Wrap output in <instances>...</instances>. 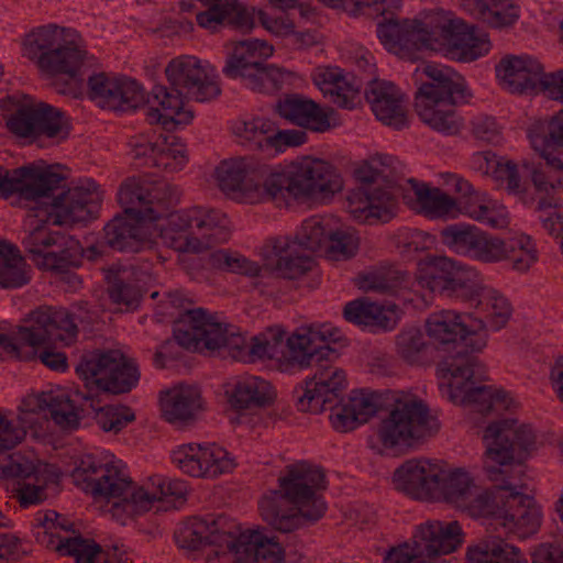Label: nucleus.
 <instances>
[{"instance_id": "nucleus-63", "label": "nucleus", "mask_w": 563, "mask_h": 563, "mask_svg": "<svg viewBox=\"0 0 563 563\" xmlns=\"http://www.w3.org/2000/svg\"><path fill=\"white\" fill-rule=\"evenodd\" d=\"M206 62L191 55H181L173 58L165 68L169 85L178 91L187 92L190 84Z\"/></svg>"}, {"instance_id": "nucleus-30", "label": "nucleus", "mask_w": 563, "mask_h": 563, "mask_svg": "<svg viewBox=\"0 0 563 563\" xmlns=\"http://www.w3.org/2000/svg\"><path fill=\"white\" fill-rule=\"evenodd\" d=\"M58 181L59 177L53 174V167L44 163H32L13 170L0 165V197L19 194L21 199L29 201L44 197Z\"/></svg>"}, {"instance_id": "nucleus-9", "label": "nucleus", "mask_w": 563, "mask_h": 563, "mask_svg": "<svg viewBox=\"0 0 563 563\" xmlns=\"http://www.w3.org/2000/svg\"><path fill=\"white\" fill-rule=\"evenodd\" d=\"M51 214L36 203L27 208L23 221L22 245L33 263L43 271L67 273L81 257L80 242L71 235L54 231Z\"/></svg>"}, {"instance_id": "nucleus-53", "label": "nucleus", "mask_w": 563, "mask_h": 563, "mask_svg": "<svg viewBox=\"0 0 563 563\" xmlns=\"http://www.w3.org/2000/svg\"><path fill=\"white\" fill-rule=\"evenodd\" d=\"M274 123L265 117L242 118L232 123L231 130L240 145L252 151H269Z\"/></svg>"}, {"instance_id": "nucleus-26", "label": "nucleus", "mask_w": 563, "mask_h": 563, "mask_svg": "<svg viewBox=\"0 0 563 563\" xmlns=\"http://www.w3.org/2000/svg\"><path fill=\"white\" fill-rule=\"evenodd\" d=\"M512 316V306L508 298L498 289L489 286L477 300L473 312L467 319L475 329V338L470 343L472 352H482L488 342V330L504 329Z\"/></svg>"}, {"instance_id": "nucleus-7", "label": "nucleus", "mask_w": 563, "mask_h": 563, "mask_svg": "<svg viewBox=\"0 0 563 563\" xmlns=\"http://www.w3.org/2000/svg\"><path fill=\"white\" fill-rule=\"evenodd\" d=\"M441 423L427 402L420 397L398 394L389 412L384 417L374 433L378 453L385 454L416 446L434 437Z\"/></svg>"}, {"instance_id": "nucleus-36", "label": "nucleus", "mask_w": 563, "mask_h": 563, "mask_svg": "<svg viewBox=\"0 0 563 563\" xmlns=\"http://www.w3.org/2000/svg\"><path fill=\"white\" fill-rule=\"evenodd\" d=\"M277 112L290 123L314 133H325L338 126L333 109L323 108L299 95L287 96L280 100Z\"/></svg>"}, {"instance_id": "nucleus-12", "label": "nucleus", "mask_w": 563, "mask_h": 563, "mask_svg": "<svg viewBox=\"0 0 563 563\" xmlns=\"http://www.w3.org/2000/svg\"><path fill=\"white\" fill-rule=\"evenodd\" d=\"M176 341L187 350L218 352L223 357L244 363L250 361V344L245 338L201 308L188 313L186 322L176 331Z\"/></svg>"}, {"instance_id": "nucleus-34", "label": "nucleus", "mask_w": 563, "mask_h": 563, "mask_svg": "<svg viewBox=\"0 0 563 563\" xmlns=\"http://www.w3.org/2000/svg\"><path fill=\"white\" fill-rule=\"evenodd\" d=\"M134 158L143 165L157 167L167 173L183 169L188 162L186 145L175 135L159 134L153 140L137 136L132 142Z\"/></svg>"}, {"instance_id": "nucleus-62", "label": "nucleus", "mask_w": 563, "mask_h": 563, "mask_svg": "<svg viewBox=\"0 0 563 563\" xmlns=\"http://www.w3.org/2000/svg\"><path fill=\"white\" fill-rule=\"evenodd\" d=\"M208 265L211 268L229 273L243 274L255 277L261 274V265L246 258L244 255L230 250L213 251L208 256Z\"/></svg>"}, {"instance_id": "nucleus-11", "label": "nucleus", "mask_w": 563, "mask_h": 563, "mask_svg": "<svg viewBox=\"0 0 563 563\" xmlns=\"http://www.w3.org/2000/svg\"><path fill=\"white\" fill-rule=\"evenodd\" d=\"M463 542L457 521L428 520L416 527L408 541L391 547L384 563H443L441 556L453 553Z\"/></svg>"}, {"instance_id": "nucleus-50", "label": "nucleus", "mask_w": 563, "mask_h": 563, "mask_svg": "<svg viewBox=\"0 0 563 563\" xmlns=\"http://www.w3.org/2000/svg\"><path fill=\"white\" fill-rule=\"evenodd\" d=\"M343 316L355 324L390 330L400 319L397 306H382L366 300H353L345 305Z\"/></svg>"}, {"instance_id": "nucleus-40", "label": "nucleus", "mask_w": 563, "mask_h": 563, "mask_svg": "<svg viewBox=\"0 0 563 563\" xmlns=\"http://www.w3.org/2000/svg\"><path fill=\"white\" fill-rule=\"evenodd\" d=\"M159 404L162 417L175 426L192 422L203 409L200 389L185 384L162 391Z\"/></svg>"}, {"instance_id": "nucleus-42", "label": "nucleus", "mask_w": 563, "mask_h": 563, "mask_svg": "<svg viewBox=\"0 0 563 563\" xmlns=\"http://www.w3.org/2000/svg\"><path fill=\"white\" fill-rule=\"evenodd\" d=\"M228 47L230 52L223 67V73L230 78H240L242 81L264 59L269 58L274 54V46L267 41L260 38L232 42Z\"/></svg>"}, {"instance_id": "nucleus-10", "label": "nucleus", "mask_w": 563, "mask_h": 563, "mask_svg": "<svg viewBox=\"0 0 563 563\" xmlns=\"http://www.w3.org/2000/svg\"><path fill=\"white\" fill-rule=\"evenodd\" d=\"M472 356H454L438 366L443 395L455 405L466 406L484 415H500L517 407L509 393L492 386H474L476 367Z\"/></svg>"}, {"instance_id": "nucleus-47", "label": "nucleus", "mask_w": 563, "mask_h": 563, "mask_svg": "<svg viewBox=\"0 0 563 563\" xmlns=\"http://www.w3.org/2000/svg\"><path fill=\"white\" fill-rule=\"evenodd\" d=\"M234 542L244 563H280L284 550L278 542L257 530L243 531L238 525Z\"/></svg>"}, {"instance_id": "nucleus-21", "label": "nucleus", "mask_w": 563, "mask_h": 563, "mask_svg": "<svg viewBox=\"0 0 563 563\" xmlns=\"http://www.w3.org/2000/svg\"><path fill=\"white\" fill-rule=\"evenodd\" d=\"M343 341L345 338L342 331L330 323L302 325L287 338L283 357L289 365L306 368L312 363L335 356L330 344Z\"/></svg>"}, {"instance_id": "nucleus-29", "label": "nucleus", "mask_w": 563, "mask_h": 563, "mask_svg": "<svg viewBox=\"0 0 563 563\" xmlns=\"http://www.w3.org/2000/svg\"><path fill=\"white\" fill-rule=\"evenodd\" d=\"M187 220L191 221V236H179L173 241L174 249L179 252H201L213 245L229 241L231 231L225 214L201 207L190 208Z\"/></svg>"}, {"instance_id": "nucleus-49", "label": "nucleus", "mask_w": 563, "mask_h": 563, "mask_svg": "<svg viewBox=\"0 0 563 563\" xmlns=\"http://www.w3.org/2000/svg\"><path fill=\"white\" fill-rule=\"evenodd\" d=\"M461 214L495 230L507 229L510 224L507 207L492 199L486 192L475 194L470 199L461 200Z\"/></svg>"}, {"instance_id": "nucleus-43", "label": "nucleus", "mask_w": 563, "mask_h": 563, "mask_svg": "<svg viewBox=\"0 0 563 563\" xmlns=\"http://www.w3.org/2000/svg\"><path fill=\"white\" fill-rule=\"evenodd\" d=\"M330 422L339 432H349L368 421L376 413L374 396L364 390H352L346 400L330 408Z\"/></svg>"}, {"instance_id": "nucleus-33", "label": "nucleus", "mask_w": 563, "mask_h": 563, "mask_svg": "<svg viewBox=\"0 0 563 563\" xmlns=\"http://www.w3.org/2000/svg\"><path fill=\"white\" fill-rule=\"evenodd\" d=\"M531 146L543 159L531 170L534 189L541 195L536 210L559 208L561 199L556 195L563 192V162L552 151L547 150V141L543 137H532Z\"/></svg>"}, {"instance_id": "nucleus-27", "label": "nucleus", "mask_w": 563, "mask_h": 563, "mask_svg": "<svg viewBox=\"0 0 563 563\" xmlns=\"http://www.w3.org/2000/svg\"><path fill=\"white\" fill-rule=\"evenodd\" d=\"M264 265L285 279H297L311 271L312 257L301 251L294 236L267 238L260 250Z\"/></svg>"}, {"instance_id": "nucleus-46", "label": "nucleus", "mask_w": 563, "mask_h": 563, "mask_svg": "<svg viewBox=\"0 0 563 563\" xmlns=\"http://www.w3.org/2000/svg\"><path fill=\"white\" fill-rule=\"evenodd\" d=\"M441 471L433 501H444L461 508L475 488L474 476L464 467H449L444 461L441 462Z\"/></svg>"}, {"instance_id": "nucleus-4", "label": "nucleus", "mask_w": 563, "mask_h": 563, "mask_svg": "<svg viewBox=\"0 0 563 563\" xmlns=\"http://www.w3.org/2000/svg\"><path fill=\"white\" fill-rule=\"evenodd\" d=\"M324 489L322 468L308 461L290 463L278 476V489L260 500L261 516L282 532H291L305 523H313L327 511L322 497Z\"/></svg>"}, {"instance_id": "nucleus-28", "label": "nucleus", "mask_w": 563, "mask_h": 563, "mask_svg": "<svg viewBox=\"0 0 563 563\" xmlns=\"http://www.w3.org/2000/svg\"><path fill=\"white\" fill-rule=\"evenodd\" d=\"M104 242L113 250L137 253L152 250L157 236L154 221L123 213L110 220L104 229Z\"/></svg>"}, {"instance_id": "nucleus-37", "label": "nucleus", "mask_w": 563, "mask_h": 563, "mask_svg": "<svg viewBox=\"0 0 563 563\" xmlns=\"http://www.w3.org/2000/svg\"><path fill=\"white\" fill-rule=\"evenodd\" d=\"M424 329L430 342L437 347H448L463 340L470 347L475 338V329L467 319V313H461L453 309L434 311L428 316Z\"/></svg>"}, {"instance_id": "nucleus-51", "label": "nucleus", "mask_w": 563, "mask_h": 563, "mask_svg": "<svg viewBox=\"0 0 563 563\" xmlns=\"http://www.w3.org/2000/svg\"><path fill=\"white\" fill-rule=\"evenodd\" d=\"M470 14L494 29L512 26L520 18V9L511 0H459Z\"/></svg>"}, {"instance_id": "nucleus-55", "label": "nucleus", "mask_w": 563, "mask_h": 563, "mask_svg": "<svg viewBox=\"0 0 563 563\" xmlns=\"http://www.w3.org/2000/svg\"><path fill=\"white\" fill-rule=\"evenodd\" d=\"M31 280V268L19 250L11 245H0V287L19 288Z\"/></svg>"}, {"instance_id": "nucleus-2", "label": "nucleus", "mask_w": 563, "mask_h": 563, "mask_svg": "<svg viewBox=\"0 0 563 563\" xmlns=\"http://www.w3.org/2000/svg\"><path fill=\"white\" fill-rule=\"evenodd\" d=\"M483 443V472L496 488L483 489L475 485L460 509L475 518H493L499 526L508 494L517 488V468L534 448L536 435L530 426L516 419H505L485 428Z\"/></svg>"}, {"instance_id": "nucleus-17", "label": "nucleus", "mask_w": 563, "mask_h": 563, "mask_svg": "<svg viewBox=\"0 0 563 563\" xmlns=\"http://www.w3.org/2000/svg\"><path fill=\"white\" fill-rule=\"evenodd\" d=\"M179 200V191L165 180L129 177L119 187L118 201L128 214L156 221Z\"/></svg>"}, {"instance_id": "nucleus-6", "label": "nucleus", "mask_w": 563, "mask_h": 563, "mask_svg": "<svg viewBox=\"0 0 563 563\" xmlns=\"http://www.w3.org/2000/svg\"><path fill=\"white\" fill-rule=\"evenodd\" d=\"M24 56L46 76L69 78L58 91L77 97L81 89L80 69L88 55L80 35L70 29L48 24L32 31L23 45Z\"/></svg>"}, {"instance_id": "nucleus-3", "label": "nucleus", "mask_w": 563, "mask_h": 563, "mask_svg": "<svg viewBox=\"0 0 563 563\" xmlns=\"http://www.w3.org/2000/svg\"><path fill=\"white\" fill-rule=\"evenodd\" d=\"M71 477L76 486L96 500L111 503L113 516H119L120 510L128 516L141 515L156 501L185 500L188 493L186 482L163 475H152L135 487L125 465L111 454L84 455Z\"/></svg>"}, {"instance_id": "nucleus-52", "label": "nucleus", "mask_w": 563, "mask_h": 563, "mask_svg": "<svg viewBox=\"0 0 563 563\" xmlns=\"http://www.w3.org/2000/svg\"><path fill=\"white\" fill-rule=\"evenodd\" d=\"M446 285L445 296L461 301L471 309L489 287L475 268L463 265H457Z\"/></svg>"}, {"instance_id": "nucleus-35", "label": "nucleus", "mask_w": 563, "mask_h": 563, "mask_svg": "<svg viewBox=\"0 0 563 563\" xmlns=\"http://www.w3.org/2000/svg\"><path fill=\"white\" fill-rule=\"evenodd\" d=\"M148 99L150 106L144 109V115L150 124H161L169 130L175 125H187L194 119V111L187 107L184 91L164 86H155Z\"/></svg>"}, {"instance_id": "nucleus-5", "label": "nucleus", "mask_w": 563, "mask_h": 563, "mask_svg": "<svg viewBox=\"0 0 563 563\" xmlns=\"http://www.w3.org/2000/svg\"><path fill=\"white\" fill-rule=\"evenodd\" d=\"M423 74L429 81L422 82L415 93L418 118L434 132L457 135L464 126L457 106L473 96L465 78L451 67L437 64H427Z\"/></svg>"}, {"instance_id": "nucleus-39", "label": "nucleus", "mask_w": 563, "mask_h": 563, "mask_svg": "<svg viewBox=\"0 0 563 563\" xmlns=\"http://www.w3.org/2000/svg\"><path fill=\"white\" fill-rule=\"evenodd\" d=\"M366 99L377 120L396 130L408 125L404 95L391 82L374 80L365 92Z\"/></svg>"}, {"instance_id": "nucleus-54", "label": "nucleus", "mask_w": 563, "mask_h": 563, "mask_svg": "<svg viewBox=\"0 0 563 563\" xmlns=\"http://www.w3.org/2000/svg\"><path fill=\"white\" fill-rule=\"evenodd\" d=\"M38 404L40 400L36 398L25 400L20 408L18 423L0 411V452L11 450L22 442L26 428L32 427L36 421Z\"/></svg>"}, {"instance_id": "nucleus-19", "label": "nucleus", "mask_w": 563, "mask_h": 563, "mask_svg": "<svg viewBox=\"0 0 563 563\" xmlns=\"http://www.w3.org/2000/svg\"><path fill=\"white\" fill-rule=\"evenodd\" d=\"M78 335V327L71 314L63 308L41 307L23 319L18 327L16 340L26 351L37 350L51 342L73 344Z\"/></svg>"}, {"instance_id": "nucleus-59", "label": "nucleus", "mask_w": 563, "mask_h": 563, "mask_svg": "<svg viewBox=\"0 0 563 563\" xmlns=\"http://www.w3.org/2000/svg\"><path fill=\"white\" fill-rule=\"evenodd\" d=\"M331 225V219L313 216L302 221L294 238L305 253L317 252L325 246Z\"/></svg>"}, {"instance_id": "nucleus-44", "label": "nucleus", "mask_w": 563, "mask_h": 563, "mask_svg": "<svg viewBox=\"0 0 563 563\" xmlns=\"http://www.w3.org/2000/svg\"><path fill=\"white\" fill-rule=\"evenodd\" d=\"M314 85L338 107L353 109L360 99V86L339 67L320 66L312 73Z\"/></svg>"}, {"instance_id": "nucleus-41", "label": "nucleus", "mask_w": 563, "mask_h": 563, "mask_svg": "<svg viewBox=\"0 0 563 563\" xmlns=\"http://www.w3.org/2000/svg\"><path fill=\"white\" fill-rule=\"evenodd\" d=\"M500 518L499 526L505 529L506 533L526 539L539 530L542 514L530 497L512 489L508 494V500Z\"/></svg>"}, {"instance_id": "nucleus-25", "label": "nucleus", "mask_w": 563, "mask_h": 563, "mask_svg": "<svg viewBox=\"0 0 563 563\" xmlns=\"http://www.w3.org/2000/svg\"><path fill=\"white\" fill-rule=\"evenodd\" d=\"M238 533V523L222 515L191 517L176 532V541L180 548L198 550L210 548L232 547Z\"/></svg>"}, {"instance_id": "nucleus-1", "label": "nucleus", "mask_w": 563, "mask_h": 563, "mask_svg": "<svg viewBox=\"0 0 563 563\" xmlns=\"http://www.w3.org/2000/svg\"><path fill=\"white\" fill-rule=\"evenodd\" d=\"M376 34L389 53L411 62L419 58L422 49L460 62H473L492 48L487 33L443 9L424 10L413 19H390L378 24Z\"/></svg>"}, {"instance_id": "nucleus-64", "label": "nucleus", "mask_w": 563, "mask_h": 563, "mask_svg": "<svg viewBox=\"0 0 563 563\" xmlns=\"http://www.w3.org/2000/svg\"><path fill=\"white\" fill-rule=\"evenodd\" d=\"M456 267V262L449 257H435L420 268L419 283L431 291H442L445 294L448 280L452 278Z\"/></svg>"}, {"instance_id": "nucleus-61", "label": "nucleus", "mask_w": 563, "mask_h": 563, "mask_svg": "<svg viewBox=\"0 0 563 563\" xmlns=\"http://www.w3.org/2000/svg\"><path fill=\"white\" fill-rule=\"evenodd\" d=\"M479 232L474 224L454 223L441 230L440 239L455 254L471 257Z\"/></svg>"}, {"instance_id": "nucleus-15", "label": "nucleus", "mask_w": 563, "mask_h": 563, "mask_svg": "<svg viewBox=\"0 0 563 563\" xmlns=\"http://www.w3.org/2000/svg\"><path fill=\"white\" fill-rule=\"evenodd\" d=\"M53 174L59 177V181L47 190L44 197L29 199V202L45 209L51 214L54 225H71L95 218L102 201L99 186L92 180H87L85 184L55 194L65 179L54 169Z\"/></svg>"}, {"instance_id": "nucleus-20", "label": "nucleus", "mask_w": 563, "mask_h": 563, "mask_svg": "<svg viewBox=\"0 0 563 563\" xmlns=\"http://www.w3.org/2000/svg\"><path fill=\"white\" fill-rule=\"evenodd\" d=\"M336 357L335 353L318 362L314 374L296 388L299 411L317 415L339 402L347 388V377L343 368L332 364Z\"/></svg>"}, {"instance_id": "nucleus-31", "label": "nucleus", "mask_w": 563, "mask_h": 563, "mask_svg": "<svg viewBox=\"0 0 563 563\" xmlns=\"http://www.w3.org/2000/svg\"><path fill=\"white\" fill-rule=\"evenodd\" d=\"M441 462L426 457L405 461L394 472L395 488L412 499L433 501L439 476L442 475Z\"/></svg>"}, {"instance_id": "nucleus-16", "label": "nucleus", "mask_w": 563, "mask_h": 563, "mask_svg": "<svg viewBox=\"0 0 563 563\" xmlns=\"http://www.w3.org/2000/svg\"><path fill=\"white\" fill-rule=\"evenodd\" d=\"M76 372L87 387L112 394L130 391L140 378L135 364L118 350L84 355Z\"/></svg>"}, {"instance_id": "nucleus-48", "label": "nucleus", "mask_w": 563, "mask_h": 563, "mask_svg": "<svg viewBox=\"0 0 563 563\" xmlns=\"http://www.w3.org/2000/svg\"><path fill=\"white\" fill-rule=\"evenodd\" d=\"M42 401L48 407L55 423L65 430L76 429L87 407L93 408L92 398L80 391L44 395Z\"/></svg>"}, {"instance_id": "nucleus-24", "label": "nucleus", "mask_w": 563, "mask_h": 563, "mask_svg": "<svg viewBox=\"0 0 563 563\" xmlns=\"http://www.w3.org/2000/svg\"><path fill=\"white\" fill-rule=\"evenodd\" d=\"M87 93L98 107L113 111L135 110L145 102V91L135 80L107 73L89 76Z\"/></svg>"}, {"instance_id": "nucleus-57", "label": "nucleus", "mask_w": 563, "mask_h": 563, "mask_svg": "<svg viewBox=\"0 0 563 563\" xmlns=\"http://www.w3.org/2000/svg\"><path fill=\"white\" fill-rule=\"evenodd\" d=\"M196 21L200 27L210 32H216L224 22L242 32H249L254 27L253 15L236 0H233L232 10H229L228 13L220 9L212 15L197 14Z\"/></svg>"}, {"instance_id": "nucleus-8", "label": "nucleus", "mask_w": 563, "mask_h": 563, "mask_svg": "<svg viewBox=\"0 0 563 563\" xmlns=\"http://www.w3.org/2000/svg\"><path fill=\"white\" fill-rule=\"evenodd\" d=\"M273 201L324 205L343 189V179L328 161L305 156L273 172Z\"/></svg>"}, {"instance_id": "nucleus-38", "label": "nucleus", "mask_w": 563, "mask_h": 563, "mask_svg": "<svg viewBox=\"0 0 563 563\" xmlns=\"http://www.w3.org/2000/svg\"><path fill=\"white\" fill-rule=\"evenodd\" d=\"M499 85L511 93L533 90L543 76V66L529 55H507L495 67Z\"/></svg>"}, {"instance_id": "nucleus-14", "label": "nucleus", "mask_w": 563, "mask_h": 563, "mask_svg": "<svg viewBox=\"0 0 563 563\" xmlns=\"http://www.w3.org/2000/svg\"><path fill=\"white\" fill-rule=\"evenodd\" d=\"M36 520L43 528L37 539L60 555L73 556L76 563H120L115 553L103 550L95 540L76 534L73 523L54 510L40 512Z\"/></svg>"}, {"instance_id": "nucleus-23", "label": "nucleus", "mask_w": 563, "mask_h": 563, "mask_svg": "<svg viewBox=\"0 0 563 563\" xmlns=\"http://www.w3.org/2000/svg\"><path fill=\"white\" fill-rule=\"evenodd\" d=\"M172 460L184 474L195 478L214 479L236 466L232 454L214 443L181 444L173 451Z\"/></svg>"}, {"instance_id": "nucleus-13", "label": "nucleus", "mask_w": 563, "mask_h": 563, "mask_svg": "<svg viewBox=\"0 0 563 563\" xmlns=\"http://www.w3.org/2000/svg\"><path fill=\"white\" fill-rule=\"evenodd\" d=\"M219 189L230 199L241 203L273 201L271 187L273 172L250 157H231L221 161L213 172Z\"/></svg>"}, {"instance_id": "nucleus-22", "label": "nucleus", "mask_w": 563, "mask_h": 563, "mask_svg": "<svg viewBox=\"0 0 563 563\" xmlns=\"http://www.w3.org/2000/svg\"><path fill=\"white\" fill-rule=\"evenodd\" d=\"M7 126L15 136L30 141L45 136L59 142L69 135V123L64 113L44 102L22 104L10 115Z\"/></svg>"}, {"instance_id": "nucleus-32", "label": "nucleus", "mask_w": 563, "mask_h": 563, "mask_svg": "<svg viewBox=\"0 0 563 563\" xmlns=\"http://www.w3.org/2000/svg\"><path fill=\"white\" fill-rule=\"evenodd\" d=\"M404 203L418 214L429 219H457L460 201L438 187L416 179H407L401 187Z\"/></svg>"}, {"instance_id": "nucleus-45", "label": "nucleus", "mask_w": 563, "mask_h": 563, "mask_svg": "<svg viewBox=\"0 0 563 563\" xmlns=\"http://www.w3.org/2000/svg\"><path fill=\"white\" fill-rule=\"evenodd\" d=\"M228 401L238 410L263 408L273 404L275 391L272 385L257 376L238 377L227 389Z\"/></svg>"}, {"instance_id": "nucleus-56", "label": "nucleus", "mask_w": 563, "mask_h": 563, "mask_svg": "<svg viewBox=\"0 0 563 563\" xmlns=\"http://www.w3.org/2000/svg\"><path fill=\"white\" fill-rule=\"evenodd\" d=\"M249 75L242 81L243 85L255 92L268 95L283 89L294 78V73L274 64L265 63L254 68Z\"/></svg>"}, {"instance_id": "nucleus-18", "label": "nucleus", "mask_w": 563, "mask_h": 563, "mask_svg": "<svg viewBox=\"0 0 563 563\" xmlns=\"http://www.w3.org/2000/svg\"><path fill=\"white\" fill-rule=\"evenodd\" d=\"M57 479L56 471L48 464L22 455H12L0 465V481L22 507L36 505L46 499V486Z\"/></svg>"}, {"instance_id": "nucleus-60", "label": "nucleus", "mask_w": 563, "mask_h": 563, "mask_svg": "<svg viewBox=\"0 0 563 563\" xmlns=\"http://www.w3.org/2000/svg\"><path fill=\"white\" fill-rule=\"evenodd\" d=\"M492 179L509 195L516 196L522 203L532 206L536 199L529 195L528 189L519 175L518 165L506 157H500Z\"/></svg>"}, {"instance_id": "nucleus-58", "label": "nucleus", "mask_w": 563, "mask_h": 563, "mask_svg": "<svg viewBox=\"0 0 563 563\" xmlns=\"http://www.w3.org/2000/svg\"><path fill=\"white\" fill-rule=\"evenodd\" d=\"M407 278V274L393 266H379L360 275L356 285L364 291L391 292Z\"/></svg>"}]
</instances>
